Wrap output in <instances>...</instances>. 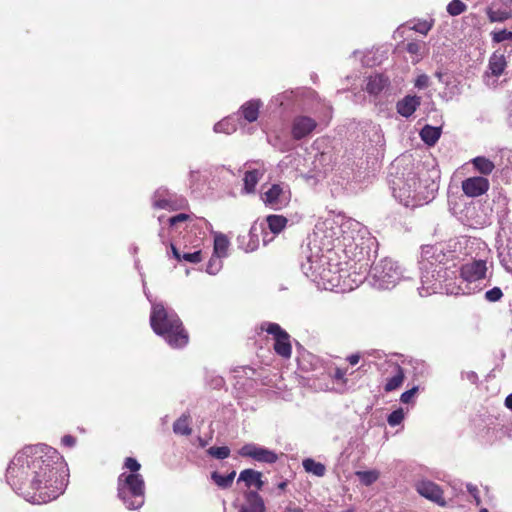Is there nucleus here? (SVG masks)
I'll list each match as a JSON object with an SVG mask.
<instances>
[{"label":"nucleus","instance_id":"nucleus-1","mask_svg":"<svg viewBox=\"0 0 512 512\" xmlns=\"http://www.w3.org/2000/svg\"><path fill=\"white\" fill-rule=\"evenodd\" d=\"M64 464L56 449L46 445L25 447L17 453L6 470L8 483L32 498L49 502L63 493Z\"/></svg>","mask_w":512,"mask_h":512},{"label":"nucleus","instance_id":"nucleus-35","mask_svg":"<svg viewBox=\"0 0 512 512\" xmlns=\"http://www.w3.org/2000/svg\"><path fill=\"white\" fill-rule=\"evenodd\" d=\"M216 132L231 133L236 130L235 126L230 123V119L226 118L218 122L214 127Z\"/></svg>","mask_w":512,"mask_h":512},{"label":"nucleus","instance_id":"nucleus-17","mask_svg":"<svg viewBox=\"0 0 512 512\" xmlns=\"http://www.w3.org/2000/svg\"><path fill=\"white\" fill-rule=\"evenodd\" d=\"M171 251L174 256V258L177 261H186L192 264L200 263L203 260V255L201 249H195L194 251H183L182 253L179 251V249L174 245L171 244ZM194 248H197L196 246Z\"/></svg>","mask_w":512,"mask_h":512},{"label":"nucleus","instance_id":"nucleus-2","mask_svg":"<svg viewBox=\"0 0 512 512\" xmlns=\"http://www.w3.org/2000/svg\"><path fill=\"white\" fill-rule=\"evenodd\" d=\"M150 325L174 349L183 348L189 342L188 332L179 316L175 312H169L162 304L152 306Z\"/></svg>","mask_w":512,"mask_h":512},{"label":"nucleus","instance_id":"nucleus-51","mask_svg":"<svg viewBox=\"0 0 512 512\" xmlns=\"http://www.w3.org/2000/svg\"><path fill=\"white\" fill-rule=\"evenodd\" d=\"M480 512H488L487 509H482Z\"/></svg>","mask_w":512,"mask_h":512},{"label":"nucleus","instance_id":"nucleus-33","mask_svg":"<svg viewBox=\"0 0 512 512\" xmlns=\"http://www.w3.org/2000/svg\"><path fill=\"white\" fill-rule=\"evenodd\" d=\"M207 453L216 459H225L230 455V449L227 446H212Z\"/></svg>","mask_w":512,"mask_h":512},{"label":"nucleus","instance_id":"nucleus-25","mask_svg":"<svg viewBox=\"0 0 512 512\" xmlns=\"http://www.w3.org/2000/svg\"><path fill=\"white\" fill-rule=\"evenodd\" d=\"M470 162L474 169L482 175H490L495 169L494 163L484 156L475 157Z\"/></svg>","mask_w":512,"mask_h":512},{"label":"nucleus","instance_id":"nucleus-23","mask_svg":"<svg viewBox=\"0 0 512 512\" xmlns=\"http://www.w3.org/2000/svg\"><path fill=\"white\" fill-rule=\"evenodd\" d=\"M441 136V128L425 125L420 131L422 141L428 146H434Z\"/></svg>","mask_w":512,"mask_h":512},{"label":"nucleus","instance_id":"nucleus-4","mask_svg":"<svg viewBox=\"0 0 512 512\" xmlns=\"http://www.w3.org/2000/svg\"><path fill=\"white\" fill-rule=\"evenodd\" d=\"M261 331L271 334L274 339L273 349L275 353L284 359H290L292 355V345L290 335L279 324L273 322H264L260 325Z\"/></svg>","mask_w":512,"mask_h":512},{"label":"nucleus","instance_id":"nucleus-50","mask_svg":"<svg viewBox=\"0 0 512 512\" xmlns=\"http://www.w3.org/2000/svg\"><path fill=\"white\" fill-rule=\"evenodd\" d=\"M333 241H339V237L333 238Z\"/></svg>","mask_w":512,"mask_h":512},{"label":"nucleus","instance_id":"nucleus-12","mask_svg":"<svg viewBox=\"0 0 512 512\" xmlns=\"http://www.w3.org/2000/svg\"><path fill=\"white\" fill-rule=\"evenodd\" d=\"M416 491L426 499L438 504L439 506H446V501L444 498V493L441 487L428 480L419 481L416 484Z\"/></svg>","mask_w":512,"mask_h":512},{"label":"nucleus","instance_id":"nucleus-34","mask_svg":"<svg viewBox=\"0 0 512 512\" xmlns=\"http://www.w3.org/2000/svg\"><path fill=\"white\" fill-rule=\"evenodd\" d=\"M491 35L492 40L495 43H500L506 40L512 41V31H508L506 29L492 32Z\"/></svg>","mask_w":512,"mask_h":512},{"label":"nucleus","instance_id":"nucleus-40","mask_svg":"<svg viewBox=\"0 0 512 512\" xmlns=\"http://www.w3.org/2000/svg\"><path fill=\"white\" fill-rule=\"evenodd\" d=\"M125 468L129 469L132 473L138 474L137 472L140 470V463L133 457H127L124 463Z\"/></svg>","mask_w":512,"mask_h":512},{"label":"nucleus","instance_id":"nucleus-43","mask_svg":"<svg viewBox=\"0 0 512 512\" xmlns=\"http://www.w3.org/2000/svg\"><path fill=\"white\" fill-rule=\"evenodd\" d=\"M406 51L411 54V55H416L418 56L420 54V51H421V44L418 43V42H409L407 45H406Z\"/></svg>","mask_w":512,"mask_h":512},{"label":"nucleus","instance_id":"nucleus-26","mask_svg":"<svg viewBox=\"0 0 512 512\" xmlns=\"http://www.w3.org/2000/svg\"><path fill=\"white\" fill-rule=\"evenodd\" d=\"M405 374L401 366H395V374L388 378L384 386L385 392H391L398 389L404 382Z\"/></svg>","mask_w":512,"mask_h":512},{"label":"nucleus","instance_id":"nucleus-39","mask_svg":"<svg viewBox=\"0 0 512 512\" xmlns=\"http://www.w3.org/2000/svg\"><path fill=\"white\" fill-rule=\"evenodd\" d=\"M503 296L502 290L499 287H494L485 293V298L490 302L499 301Z\"/></svg>","mask_w":512,"mask_h":512},{"label":"nucleus","instance_id":"nucleus-38","mask_svg":"<svg viewBox=\"0 0 512 512\" xmlns=\"http://www.w3.org/2000/svg\"><path fill=\"white\" fill-rule=\"evenodd\" d=\"M347 370L342 368H336L334 373L331 375V378L336 382L341 383L343 386H346L348 383V379L346 378Z\"/></svg>","mask_w":512,"mask_h":512},{"label":"nucleus","instance_id":"nucleus-13","mask_svg":"<svg viewBox=\"0 0 512 512\" xmlns=\"http://www.w3.org/2000/svg\"><path fill=\"white\" fill-rule=\"evenodd\" d=\"M239 512H265L263 498L256 491H248L244 494V503Z\"/></svg>","mask_w":512,"mask_h":512},{"label":"nucleus","instance_id":"nucleus-7","mask_svg":"<svg viewBox=\"0 0 512 512\" xmlns=\"http://www.w3.org/2000/svg\"><path fill=\"white\" fill-rule=\"evenodd\" d=\"M238 453L242 457L252 458L255 461L268 464L275 463L278 459L275 452L256 444H245Z\"/></svg>","mask_w":512,"mask_h":512},{"label":"nucleus","instance_id":"nucleus-47","mask_svg":"<svg viewBox=\"0 0 512 512\" xmlns=\"http://www.w3.org/2000/svg\"><path fill=\"white\" fill-rule=\"evenodd\" d=\"M505 406L512 411V393L506 397Z\"/></svg>","mask_w":512,"mask_h":512},{"label":"nucleus","instance_id":"nucleus-15","mask_svg":"<svg viewBox=\"0 0 512 512\" xmlns=\"http://www.w3.org/2000/svg\"><path fill=\"white\" fill-rule=\"evenodd\" d=\"M507 67V61L503 53L495 51L489 58L488 62V71L486 74L488 76L499 77L503 74Z\"/></svg>","mask_w":512,"mask_h":512},{"label":"nucleus","instance_id":"nucleus-20","mask_svg":"<svg viewBox=\"0 0 512 512\" xmlns=\"http://www.w3.org/2000/svg\"><path fill=\"white\" fill-rule=\"evenodd\" d=\"M388 84V79L381 74L371 75L367 79L366 91L378 95Z\"/></svg>","mask_w":512,"mask_h":512},{"label":"nucleus","instance_id":"nucleus-31","mask_svg":"<svg viewBox=\"0 0 512 512\" xmlns=\"http://www.w3.org/2000/svg\"><path fill=\"white\" fill-rule=\"evenodd\" d=\"M355 475L358 477L360 482L365 486H370L379 479V472L377 470L369 471H356Z\"/></svg>","mask_w":512,"mask_h":512},{"label":"nucleus","instance_id":"nucleus-48","mask_svg":"<svg viewBox=\"0 0 512 512\" xmlns=\"http://www.w3.org/2000/svg\"><path fill=\"white\" fill-rule=\"evenodd\" d=\"M284 512H303L302 509L300 508H291V507H287Z\"/></svg>","mask_w":512,"mask_h":512},{"label":"nucleus","instance_id":"nucleus-6","mask_svg":"<svg viewBox=\"0 0 512 512\" xmlns=\"http://www.w3.org/2000/svg\"><path fill=\"white\" fill-rule=\"evenodd\" d=\"M261 199L264 204L274 210L285 207L290 200V192L285 191L280 184H273L262 193Z\"/></svg>","mask_w":512,"mask_h":512},{"label":"nucleus","instance_id":"nucleus-29","mask_svg":"<svg viewBox=\"0 0 512 512\" xmlns=\"http://www.w3.org/2000/svg\"><path fill=\"white\" fill-rule=\"evenodd\" d=\"M303 468L306 472L311 473L317 477H322L325 475L326 468L325 465L315 461L312 458H307L303 460Z\"/></svg>","mask_w":512,"mask_h":512},{"label":"nucleus","instance_id":"nucleus-44","mask_svg":"<svg viewBox=\"0 0 512 512\" xmlns=\"http://www.w3.org/2000/svg\"><path fill=\"white\" fill-rule=\"evenodd\" d=\"M61 443L66 447H73L76 444V438L72 435H65L61 439Z\"/></svg>","mask_w":512,"mask_h":512},{"label":"nucleus","instance_id":"nucleus-45","mask_svg":"<svg viewBox=\"0 0 512 512\" xmlns=\"http://www.w3.org/2000/svg\"><path fill=\"white\" fill-rule=\"evenodd\" d=\"M427 82H428L427 76L426 75H421V76H419L417 78L415 86L419 87V88H422V87H425L427 85Z\"/></svg>","mask_w":512,"mask_h":512},{"label":"nucleus","instance_id":"nucleus-14","mask_svg":"<svg viewBox=\"0 0 512 512\" xmlns=\"http://www.w3.org/2000/svg\"><path fill=\"white\" fill-rule=\"evenodd\" d=\"M421 104V98L416 95H407L397 102V112L403 117H410Z\"/></svg>","mask_w":512,"mask_h":512},{"label":"nucleus","instance_id":"nucleus-8","mask_svg":"<svg viewBox=\"0 0 512 512\" xmlns=\"http://www.w3.org/2000/svg\"><path fill=\"white\" fill-rule=\"evenodd\" d=\"M486 13L490 22H504L512 17V0H493Z\"/></svg>","mask_w":512,"mask_h":512},{"label":"nucleus","instance_id":"nucleus-11","mask_svg":"<svg viewBox=\"0 0 512 512\" xmlns=\"http://www.w3.org/2000/svg\"><path fill=\"white\" fill-rule=\"evenodd\" d=\"M317 127L315 119L298 115L294 117L291 125V135L294 140H301L310 135Z\"/></svg>","mask_w":512,"mask_h":512},{"label":"nucleus","instance_id":"nucleus-3","mask_svg":"<svg viewBox=\"0 0 512 512\" xmlns=\"http://www.w3.org/2000/svg\"><path fill=\"white\" fill-rule=\"evenodd\" d=\"M145 484L140 474L122 473L118 478V496L129 509H137L143 504Z\"/></svg>","mask_w":512,"mask_h":512},{"label":"nucleus","instance_id":"nucleus-30","mask_svg":"<svg viewBox=\"0 0 512 512\" xmlns=\"http://www.w3.org/2000/svg\"><path fill=\"white\" fill-rule=\"evenodd\" d=\"M229 240L224 234H217L214 238V254L218 257L227 256Z\"/></svg>","mask_w":512,"mask_h":512},{"label":"nucleus","instance_id":"nucleus-41","mask_svg":"<svg viewBox=\"0 0 512 512\" xmlns=\"http://www.w3.org/2000/svg\"><path fill=\"white\" fill-rule=\"evenodd\" d=\"M417 392H418L417 386L403 392L400 397L401 402L405 403V404L410 403Z\"/></svg>","mask_w":512,"mask_h":512},{"label":"nucleus","instance_id":"nucleus-27","mask_svg":"<svg viewBox=\"0 0 512 512\" xmlns=\"http://www.w3.org/2000/svg\"><path fill=\"white\" fill-rule=\"evenodd\" d=\"M236 476V471H232L227 475H221L217 471H213L211 473V479L213 482L221 489H228L232 486L234 478Z\"/></svg>","mask_w":512,"mask_h":512},{"label":"nucleus","instance_id":"nucleus-22","mask_svg":"<svg viewBox=\"0 0 512 512\" xmlns=\"http://www.w3.org/2000/svg\"><path fill=\"white\" fill-rule=\"evenodd\" d=\"M190 424V414L184 413L173 423V432L181 436H190L192 434V428Z\"/></svg>","mask_w":512,"mask_h":512},{"label":"nucleus","instance_id":"nucleus-32","mask_svg":"<svg viewBox=\"0 0 512 512\" xmlns=\"http://www.w3.org/2000/svg\"><path fill=\"white\" fill-rule=\"evenodd\" d=\"M467 9V5L461 0H452L447 5V12L451 16H458L465 12Z\"/></svg>","mask_w":512,"mask_h":512},{"label":"nucleus","instance_id":"nucleus-5","mask_svg":"<svg viewBox=\"0 0 512 512\" xmlns=\"http://www.w3.org/2000/svg\"><path fill=\"white\" fill-rule=\"evenodd\" d=\"M153 207L177 211L188 207V201L183 196L170 192L167 188H159L153 195Z\"/></svg>","mask_w":512,"mask_h":512},{"label":"nucleus","instance_id":"nucleus-9","mask_svg":"<svg viewBox=\"0 0 512 512\" xmlns=\"http://www.w3.org/2000/svg\"><path fill=\"white\" fill-rule=\"evenodd\" d=\"M487 266L485 260H473L460 267V277L465 282H476L486 277Z\"/></svg>","mask_w":512,"mask_h":512},{"label":"nucleus","instance_id":"nucleus-52","mask_svg":"<svg viewBox=\"0 0 512 512\" xmlns=\"http://www.w3.org/2000/svg\"><path fill=\"white\" fill-rule=\"evenodd\" d=\"M344 512H352V511H351V510H346V511H344Z\"/></svg>","mask_w":512,"mask_h":512},{"label":"nucleus","instance_id":"nucleus-24","mask_svg":"<svg viewBox=\"0 0 512 512\" xmlns=\"http://www.w3.org/2000/svg\"><path fill=\"white\" fill-rule=\"evenodd\" d=\"M412 184H403V186H400L398 184V187L393 188L394 195L400 199V201H404L405 205H408L409 199L413 198L412 192L415 191V186L417 184V180L415 177H412L411 179Z\"/></svg>","mask_w":512,"mask_h":512},{"label":"nucleus","instance_id":"nucleus-36","mask_svg":"<svg viewBox=\"0 0 512 512\" xmlns=\"http://www.w3.org/2000/svg\"><path fill=\"white\" fill-rule=\"evenodd\" d=\"M404 419V412L401 408L394 410L389 416H388V424L390 426H397L399 425Z\"/></svg>","mask_w":512,"mask_h":512},{"label":"nucleus","instance_id":"nucleus-28","mask_svg":"<svg viewBox=\"0 0 512 512\" xmlns=\"http://www.w3.org/2000/svg\"><path fill=\"white\" fill-rule=\"evenodd\" d=\"M268 227L273 234L280 233L287 225V218L282 215H269L266 218Z\"/></svg>","mask_w":512,"mask_h":512},{"label":"nucleus","instance_id":"nucleus-16","mask_svg":"<svg viewBox=\"0 0 512 512\" xmlns=\"http://www.w3.org/2000/svg\"><path fill=\"white\" fill-rule=\"evenodd\" d=\"M261 106L262 102L260 100H249L240 107V115L247 122H254L258 119Z\"/></svg>","mask_w":512,"mask_h":512},{"label":"nucleus","instance_id":"nucleus-49","mask_svg":"<svg viewBox=\"0 0 512 512\" xmlns=\"http://www.w3.org/2000/svg\"><path fill=\"white\" fill-rule=\"evenodd\" d=\"M286 485H287V484H286V482H281V483L278 485V488L283 490V489H285Z\"/></svg>","mask_w":512,"mask_h":512},{"label":"nucleus","instance_id":"nucleus-37","mask_svg":"<svg viewBox=\"0 0 512 512\" xmlns=\"http://www.w3.org/2000/svg\"><path fill=\"white\" fill-rule=\"evenodd\" d=\"M191 219H192V215L191 214L179 213V214H177L175 216L170 217L168 219V223H169L170 227H174V226H176L179 223L186 222V221H189Z\"/></svg>","mask_w":512,"mask_h":512},{"label":"nucleus","instance_id":"nucleus-46","mask_svg":"<svg viewBox=\"0 0 512 512\" xmlns=\"http://www.w3.org/2000/svg\"><path fill=\"white\" fill-rule=\"evenodd\" d=\"M352 366L358 364L359 360H360V355L359 354H351L347 357L346 359Z\"/></svg>","mask_w":512,"mask_h":512},{"label":"nucleus","instance_id":"nucleus-21","mask_svg":"<svg viewBox=\"0 0 512 512\" xmlns=\"http://www.w3.org/2000/svg\"><path fill=\"white\" fill-rule=\"evenodd\" d=\"M264 175V170H248L244 174V190L246 193H254L256 185Z\"/></svg>","mask_w":512,"mask_h":512},{"label":"nucleus","instance_id":"nucleus-42","mask_svg":"<svg viewBox=\"0 0 512 512\" xmlns=\"http://www.w3.org/2000/svg\"><path fill=\"white\" fill-rule=\"evenodd\" d=\"M432 28V24L427 21L417 23L413 29L421 34L426 35Z\"/></svg>","mask_w":512,"mask_h":512},{"label":"nucleus","instance_id":"nucleus-18","mask_svg":"<svg viewBox=\"0 0 512 512\" xmlns=\"http://www.w3.org/2000/svg\"><path fill=\"white\" fill-rule=\"evenodd\" d=\"M261 478V472L253 469H245L240 472L238 481H243L248 488L254 486L257 490H261L264 485Z\"/></svg>","mask_w":512,"mask_h":512},{"label":"nucleus","instance_id":"nucleus-10","mask_svg":"<svg viewBox=\"0 0 512 512\" xmlns=\"http://www.w3.org/2000/svg\"><path fill=\"white\" fill-rule=\"evenodd\" d=\"M461 188L467 197L476 198L487 193L490 188V182L485 177L473 176L463 180Z\"/></svg>","mask_w":512,"mask_h":512},{"label":"nucleus","instance_id":"nucleus-19","mask_svg":"<svg viewBox=\"0 0 512 512\" xmlns=\"http://www.w3.org/2000/svg\"><path fill=\"white\" fill-rule=\"evenodd\" d=\"M392 262L389 260H383L380 262V264H376L373 267V271L375 273V276L382 280L386 281L387 283H394V274H396V271H393L392 269Z\"/></svg>","mask_w":512,"mask_h":512}]
</instances>
